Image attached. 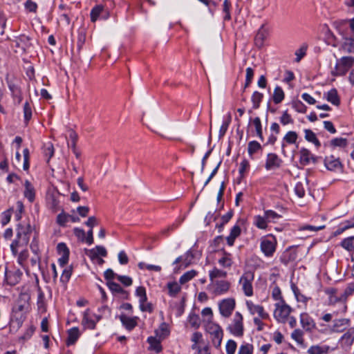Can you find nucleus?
<instances>
[{"instance_id":"64","label":"nucleus","mask_w":354,"mask_h":354,"mask_svg":"<svg viewBox=\"0 0 354 354\" xmlns=\"http://www.w3.org/2000/svg\"><path fill=\"white\" fill-rule=\"evenodd\" d=\"M250 167V163L249 161L246 159H244L242 160V162L240 163V167H239V173L243 175L245 171L248 170Z\"/></svg>"},{"instance_id":"9","label":"nucleus","mask_w":354,"mask_h":354,"mask_svg":"<svg viewBox=\"0 0 354 354\" xmlns=\"http://www.w3.org/2000/svg\"><path fill=\"white\" fill-rule=\"evenodd\" d=\"M212 284L214 287L213 293L215 295H220L227 292L230 287V283L223 280L214 281Z\"/></svg>"},{"instance_id":"37","label":"nucleus","mask_w":354,"mask_h":354,"mask_svg":"<svg viewBox=\"0 0 354 354\" xmlns=\"http://www.w3.org/2000/svg\"><path fill=\"white\" fill-rule=\"evenodd\" d=\"M342 48L347 53H354V39L351 37L345 38Z\"/></svg>"},{"instance_id":"54","label":"nucleus","mask_w":354,"mask_h":354,"mask_svg":"<svg viewBox=\"0 0 354 354\" xmlns=\"http://www.w3.org/2000/svg\"><path fill=\"white\" fill-rule=\"evenodd\" d=\"M24 155V162H23V169L25 171H27L29 169V150L28 148H26L23 150Z\"/></svg>"},{"instance_id":"28","label":"nucleus","mask_w":354,"mask_h":354,"mask_svg":"<svg viewBox=\"0 0 354 354\" xmlns=\"http://www.w3.org/2000/svg\"><path fill=\"white\" fill-rule=\"evenodd\" d=\"M284 97H285V94H284V92H283V89L281 88V87H280L279 86H277L274 88V92H273V95H272L273 102L275 104H279L283 100Z\"/></svg>"},{"instance_id":"42","label":"nucleus","mask_w":354,"mask_h":354,"mask_svg":"<svg viewBox=\"0 0 354 354\" xmlns=\"http://www.w3.org/2000/svg\"><path fill=\"white\" fill-rule=\"evenodd\" d=\"M252 123L255 127L257 136L262 140H263V132L261 120L259 117L255 118Z\"/></svg>"},{"instance_id":"58","label":"nucleus","mask_w":354,"mask_h":354,"mask_svg":"<svg viewBox=\"0 0 354 354\" xmlns=\"http://www.w3.org/2000/svg\"><path fill=\"white\" fill-rule=\"evenodd\" d=\"M71 274H72L71 269H66V268L64 269L62 272V276L60 278V281L63 283H66L68 281V280L70 279Z\"/></svg>"},{"instance_id":"4","label":"nucleus","mask_w":354,"mask_h":354,"mask_svg":"<svg viewBox=\"0 0 354 354\" xmlns=\"http://www.w3.org/2000/svg\"><path fill=\"white\" fill-rule=\"evenodd\" d=\"M254 279V274L251 272H245L240 278L239 283L242 285L243 290L246 296L250 297L253 295L252 281Z\"/></svg>"},{"instance_id":"36","label":"nucleus","mask_w":354,"mask_h":354,"mask_svg":"<svg viewBox=\"0 0 354 354\" xmlns=\"http://www.w3.org/2000/svg\"><path fill=\"white\" fill-rule=\"evenodd\" d=\"M197 274V272L194 270H192L186 272L185 274H183L180 279L179 282L180 284H185V283L190 281L192 279H193Z\"/></svg>"},{"instance_id":"18","label":"nucleus","mask_w":354,"mask_h":354,"mask_svg":"<svg viewBox=\"0 0 354 354\" xmlns=\"http://www.w3.org/2000/svg\"><path fill=\"white\" fill-rule=\"evenodd\" d=\"M247 306L252 315L257 313L262 319H267L268 317V313H265L262 306L254 305L252 302H247Z\"/></svg>"},{"instance_id":"46","label":"nucleus","mask_w":354,"mask_h":354,"mask_svg":"<svg viewBox=\"0 0 354 354\" xmlns=\"http://www.w3.org/2000/svg\"><path fill=\"white\" fill-rule=\"evenodd\" d=\"M307 45L303 44L298 50L295 52L296 62H299L306 55L307 50Z\"/></svg>"},{"instance_id":"41","label":"nucleus","mask_w":354,"mask_h":354,"mask_svg":"<svg viewBox=\"0 0 354 354\" xmlns=\"http://www.w3.org/2000/svg\"><path fill=\"white\" fill-rule=\"evenodd\" d=\"M188 322L192 327L198 328L201 325V319L198 315L191 313L189 316Z\"/></svg>"},{"instance_id":"16","label":"nucleus","mask_w":354,"mask_h":354,"mask_svg":"<svg viewBox=\"0 0 354 354\" xmlns=\"http://www.w3.org/2000/svg\"><path fill=\"white\" fill-rule=\"evenodd\" d=\"M324 165L330 171L338 169L342 166L339 158H337L333 156L326 157L324 160Z\"/></svg>"},{"instance_id":"8","label":"nucleus","mask_w":354,"mask_h":354,"mask_svg":"<svg viewBox=\"0 0 354 354\" xmlns=\"http://www.w3.org/2000/svg\"><path fill=\"white\" fill-rule=\"evenodd\" d=\"M281 162V160L277 154L270 153L266 160L265 168L267 170H274L280 167Z\"/></svg>"},{"instance_id":"1","label":"nucleus","mask_w":354,"mask_h":354,"mask_svg":"<svg viewBox=\"0 0 354 354\" xmlns=\"http://www.w3.org/2000/svg\"><path fill=\"white\" fill-rule=\"evenodd\" d=\"M353 65V57H342L337 60L333 74L335 75H344Z\"/></svg>"},{"instance_id":"45","label":"nucleus","mask_w":354,"mask_h":354,"mask_svg":"<svg viewBox=\"0 0 354 354\" xmlns=\"http://www.w3.org/2000/svg\"><path fill=\"white\" fill-rule=\"evenodd\" d=\"M148 343L157 353L161 351V346L160 342L154 337H149L147 339Z\"/></svg>"},{"instance_id":"32","label":"nucleus","mask_w":354,"mask_h":354,"mask_svg":"<svg viewBox=\"0 0 354 354\" xmlns=\"http://www.w3.org/2000/svg\"><path fill=\"white\" fill-rule=\"evenodd\" d=\"M167 288L169 290V295L171 297H176L181 290L180 286L176 281L168 283Z\"/></svg>"},{"instance_id":"26","label":"nucleus","mask_w":354,"mask_h":354,"mask_svg":"<svg viewBox=\"0 0 354 354\" xmlns=\"http://www.w3.org/2000/svg\"><path fill=\"white\" fill-rule=\"evenodd\" d=\"M107 286L113 293L125 294V297H124V299H128V292L124 290L118 283L113 281H107Z\"/></svg>"},{"instance_id":"20","label":"nucleus","mask_w":354,"mask_h":354,"mask_svg":"<svg viewBox=\"0 0 354 354\" xmlns=\"http://www.w3.org/2000/svg\"><path fill=\"white\" fill-rule=\"evenodd\" d=\"M137 317H129L125 315H121L120 319L125 328L128 330H132L137 325Z\"/></svg>"},{"instance_id":"52","label":"nucleus","mask_w":354,"mask_h":354,"mask_svg":"<svg viewBox=\"0 0 354 354\" xmlns=\"http://www.w3.org/2000/svg\"><path fill=\"white\" fill-rule=\"evenodd\" d=\"M24 7L26 10L30 12H36L37 9V3L32 0H27L24 3Z\"/></svg>"},{"instance_id":"29","label":"nucleus","mask_w":354,"mask_h":354,"mask_svg":"<svg viewBox=\"0 0 354 354\" xmlns=\"http://www.w3.org/2000/svg\"><path fill=\"white\" fill-rule=\"evenodd\" d=\"M305 139L313 143L317 147H319L321 145L320 142L317 140L315 133L310 129H305Z\"/></svg>"},{"instance_id":"59","label":"nucleus","mask_w":354,"mask_h":354,"mask_svg":"<svg viewBox=\"0 0 354 354\" xmlns=\"http://www.w3.org/2000/svg\"><path fill=\"white\" fill-rule=\"evenodd\" d=\"M30 295L28 292H21L19 298L17 299L18 301L20 303H23L24 304H30Z\"/></svg>"},{"instance_id":"35","label":"nucleus","mask_w":354,"mask_h":354,"mask_svg":"<svg viewBox=\"0 0 354 354\" xmlns=\"http://www.w3.org/2000/svg\"><path fill=\"white\" fill-rule=\"evenodd\" d=\"M341 246L348 251L354 250V236L343 239Z\"/></svg>"},{"instance_id":"2","label":"nucleus","mask_w":354,"mask_h":354,"mask_svg":"<svg viewBox=\"0 0 354 354\" xmlns=\"http://www.w3.org/2000/svg\"><path fill=\"white\" fill-rule=\"evenodd\" d=\"M30 229V226L28 225L27 232H17V239L10 245L11 251L15 256L17 254L19 248H24L28 245L29 242L28 231Z\"/></svg>"},{"instance_id":"56","label":"nucleus","mask_w":354,"mask_h":354,"mask_svg":"<svg viewBox=\"0 0 354 354\" xmlns=\"http://www.w3.org/2000/svg\"><path fill=\"white\" fill-rule=\"evenodd\" d=\"M24 118L28 121L32 117V110L30 104L26 102L24 105Z\"/></svg>"},{"instance_id":"51","label":"nucleus","mask_w":354,"mask_h":354,"mask_svg":"<svg viewBox=\"0 0 354 354\" xmlns=\"http://www.w3.org/2000/svg\"><path fill=\"white\" fill-rule=\"evenodd\" d=\"M253 346L250 344H246L241 346L239 354H252Z\"/></svg>"},{"instance_id":"6","label":"nucleus","mask_w":354,"mask_h":354,"mask_svg":"<svg viewBox=\"0 0 354 354\" xmlns=\"http://www.w3.org/2000/svg\"><path fill=\"white\" fill-rule=\"evenodd\" d=\"M230 331L236 336L241 337L243 334V317L236 312L234 318V324L228 327Z\"/></svg>"},{"instance_id":"13","label":"nucleus","mask_w":354,"mask_h":354,"mask_svg":"<svg viewBox=\"0 0 354 354\" xmlns=\"http://www.w3.org/2000/svg\"><path fill=\"white\" fill-rule=\"evenodd\" d=\"M261 249L267 257H272L276 249V245L273 241L264 239L261 243Z\"/></svg>"},{"instance_id":"47","label":"nucleus","mask_w":354,"mask_h":354,"mask_svg":"<svg viewBox=\"0 0 354 354\" xmlns=\"http://www.w3.org/2000/svg\"><path fill=\"white\" fill-rule=\"evenodd\" d=\"M330 144L334 147H345L347 146L348 142L346 138H336L331 140Z\"/></svg>"},{"instance_id":"31","label":"nucleus","mask_w":354,"mask_h":354,"mask_svg":"<svg viewBox=\"0 0 354 354\" xmlns=\"http://www.w3.org/2000/svg\"><path fill=\"white\" fill-rule=\"evenodd\" d=\"M24 196L28 199H34L35 196V191L33 185L28 181L26 180L24 183Z\"/></svg>"},{"instance_id":"55","label":"nucleus","mask_w":354,"mask_h":354,"mask_svg":"<svg viewBox=\"0 0 354 354\" xmlns=\"http://www.w3.org/2000/svg\"><path fill=\"white\" fill-rule=\"evenodd\" d=\"M280 122L283 125H287L288 124H292L293 120L290 115L288 114L287 111H285L280 118Z\"/></svg>"},{"instance_id":"11","label":"nucleus","mask_w":354,"mask_h":354,"mask_svg":"<svg viewBox=\"0 0 354 354\" xmlns=\"http://www.w3.org/2000/svg\"><path fill=\"white\" fill-rule=\"evenodd\" d=\"M210 331L211 335H212V343L216 347L220 346L223 338V330L218 325H214L211 327Z\"/></svg>"},{"instance_id":"49","label":"nucleus","mask_w":354,"mask_h":354,"mask_svg":"<svg viewBox=\"0 0 354 354\" xmlns=\"http://www.w3.org/2000/svg\"><path fill=\"white\" fill-rule=\"evenodd\" d=\"M268 220L264 216H257L255 217V224L259 229H266L267 227Z\"/></svg>"},{"instance_id":"34","label":"nucleus","mask_w":354,"mask_h":354,"mask_svg":"<svg viewBox=\"0 0 354 354\" xmlns=\"http://www.w3.org/2000/svg\"><path fill=\"white\" fill-rule=\"evenodd\" d=\"M261 149V145L257 141H250L248 146V152L249 156L252 158V156Z\"/></svg>"},{"instance_id":"39","label":"nucleus","mask_w":354,"mask_h":354,"mask_svg":"<svg viewBox=\"0 0 354 354\" xmlns=\"http://www.w3.org/2000/svg\"><path fill=\"white\" fill-rule=\"evenodd\" d=\"M103 10L104 7L102 5H97L93 8L90 14L91 21L95 22L98 19Z\"/></svg>"},{"instance_id":"7","label":"nucleus","mask_w":354,"mask_h":354,"mask_svg":"<svg viewBox=\"0 0 354 354\" xmlns=\"http://www.w3.org/2000/svg\"><path fill=\"white\" fill-rule=\"evenodd\" d=\"M23 273L19 269L15 270H7L5 272V278L7 283L10 286H15L17 284L21 278Z\"/></svg>"},{"instance_id":"15","label":"nucleus","mask_w":354,"mask_h":354,"mask_svg":"<svg viewBox=\"0 0 354 354\" xmlns=\"http://www.w3.org/2000/svg\"><path fill=\"white\" fill-rule=\"evenodd\" d=\"M85 253L87 256H88L92 260L94 259L98 258V256L100 255L102 257H106L107 252L105 248L100 245H97L95 248L88 250L85 249Z\"/></svg>"},{"instance_id":"43","label":"nucleus","mask_w":354,"mask_h":354,"mask_svg":"<svg viewBox=\"0 0 354 354\" xmlns=\"http://www.w3.org/2000/svg\"><path fill=\"white\" fill-rule=\"evenodd\" d=\"M70 221V215L62 212L57 216V223L60 226H65L66 224Z\"/></svg>"},{"instance_id":"33","label":"nucleus","mask_w":354,"mask_h":354,"mask_svg":"<svg viewBox=\"0 0 354 354\" xmlns=\"http://www.w3.org/2000/svg\"><path fill=\"white\" fill-rule=\"evenodd\" d=\"M227 276V272L225 271L219 270L216 268H214L209 272V279L212 283L214 282V279L215 278H225Z\"/></svg>"},{"instance_id":"10","label":"nucleus","mask_w":354,"mask_h":354,"mask_svg":"<svg viewBox=\"0 0 354 354\" xmlns=\"http://www.w3.org/2000/svg\"><path fill=\"white\" fill-rule=\"evenodd\" d=\"M299 153H300L299 162L304 166L309 165L311 162H313V163H315L317 161V158L315 157L311 153V152L307 149H305V148L301 149L300 150Z\"/></svg>"},{"instance_id":"61","label":"nucleus","mask_w":354,"mask_h":354,"mask_svg":"<svg viewBox=\"0 0 354 354\" xmlns=\"http://www.w3.org/2000/svg\"><path fill=\"white\" fill-rule=\"evenodd\" d=\"M118 280L125 286H129L132 284V279L128 276L118 275L117 276Z\"/></svg>"},{"instance_id":"40","label":"nucleus","mask_w":354,"mask_h":354,"mask_svg":"<svg viewBox=\"0 0 354 354\" xmlns=\"http://www.w3.org/2000/svg\"><path fill=\"white\" fill-rule=\"evenodd\" d=\"M70 141H68V146L71 147L72 149H76V142L77 140V133L72 129H69L68 131Z\"/></svg>"},{"instance_id":"24","label":"nucleus","mask_w":354,"mask_h":354,"mask_svg":"<svg viewBox=\"0 0 354 354\" xmlns=\"http://www.w3.org/2000/svg\"><path fill=\"white\" fill-rule=\"evenodd\" d=\"M89 314L90 310L86 309L84 313L82 324L84 327L93 330L95 328L96 322L89 317Z\"/></svg>"},{"instance_id":"30","label":"nucleus","mask_w":354,"mask_h":354,"mask_svg":"<svg viewBox=\"0 0 354 354\" xmlns=\"http://www.w3.org/2000/svg\"><path fill=\"white\" fill-rule=\"evenodd\" d=\"M326 100L334 105L339 104V98L336 89L330 90L326 94Z\"/></svg>"},{"instance_id":"19","label":"nucleus","mask_w":354,"mask_h":354,"mask_svg":"<svg viewBox=\"0 0 354 354\" xmlns=\"http://www.w3.org/2000/svg\"><path fill=\"white\" fill-rule=\"evenodd\" d=\"M340 341L342 346L350 347L354 341V328H349L347 332L343 335Z\"/></svg>"},{"instance_id":"3","label":"nucleus","mask_w":354,"mask_h":354,"mask_svg":"<svg viewBox=\"0 0 354 354\" xmlns=\"http://www.w3.org/2000/svg\"><path fill=\"white\" fill-rule=\"evenodd\" d=\"M275 306L274 318L279 322L285 323L292 311L291 308L283 300H281L280 303L276 304Z\"/></svg>"},{"instance_id":"44","label":"nucleus","mask_w":354,"mask_h":354,"mask_svg":"<svg viewBox=\"0 0 354 354\" xmlns=\"http://www.w3.org/2000/svg\"><path fill=\"white\" fill-rule=\"evenodd\" d=\"M291 337L299 344L304 345L303 332L300 329H295L291 334Z\"/></svg>"},{"instance_id":"63","label":"nucleus","mask_w":354,"mask_h":354,"mask_svg":"<svg viewBox=\"0 0 354 354\" xmlns=\"http://www.w3.org/2000/svg\"><path fill=\"white\" fill-rule=\"evenodd\" d=\"M73 231L74 234L77 236L79 241L82 242L85 241L86 233L84 230L76 227L74 229Z\"/></svg>"},{"instance_id":"50","label":"nucleus","mask_w":354,"mask_h":354,"mask_svg":"<svg viewBox=\"0 0 354 354\" xmlns=\"http://www.w3.org/2000/svg\"><path fill=\"white\" fill-rule=\"evenodd\" d=\"M231 7V3L228 0H224L223 4V11L225 14L224 17L225 20H229L230 19V9Z\"/></svg>"},{"instance_id":"27","label":"nucleus","mask_w":354,"mask_h":354,"mask_svg":"<svg viewBox=\"0 0 354 354\" xmlns=\"http://www.w3.org/2000/svg\"><path fill=\"white\" fill-rule=\"evenodd\" d=\"M80 337V332L77 327L72 328L68 330V337L67 339V345L74 344Z\"/></svg>"},{"instance_id":"48","label":"nucleus","mask_w":354,"mask_h":354,"mask_svg":"<svg viewBox=\"0 0 354 354\" xmlns=\"http://www.w3.org/2000/svg\"><path fill=\"white\" fill-rule=\"evenodd\" d=\"M229 256L230 254L225 253V256L218 260V263L221 266L230 268L232 265V261Z\"/></svg>"},{"instance_id":"14","label":"nucleus","mask_w":354,"mask_h":354,"mask_svg":"<svg viewBox=\"0 0 354 354\" xmlns=\"http://www.w3.org/2000/svg\"><path fill=\"white\" fill-rule=\"evenodd\" d=\"M26 313H24L22 311H18L17 310L12 309V316L11 318V325L13 327L19 328L25 318H26Z\"/></svg>"},{"instance_id":"17","label":"nucleus","mask_w":354,"mask_h":354,"mask_svg":"<svg viewBox=\"0 0 354 354\" xmlns=\"http://www.w3.org/2000/svg\"><path fill=\"white\" fill-rule=\"evenodd\" d=\"M350 324L349 319H339L334 321L331 330L336 333H340L344 330Z\"/></svg>"},{"instance_id":"23","label":"nucleus","mask_w":354,"mask_h":354,"mask_svg":"<svg viewBox=\"0 0 354 354\" xmlns=\"http://www.w3.org/2000/svg\"><path fill=\"white\" fill-rule=\"evenodd\" d=\"M37 292H38V296H37V305L38 310L41 313H44L46 311V303L45 301V296L44 293L41 290V288L39 286L37 287Z\"/></svg>"},{"instance_id":"5","label":"nucleus","mask_w":354,"mask_h":354,"mask_svg":"<svg viewBox=\"0 0 354 354\" xmlns=\"http://www.w3.org/2000/svg\"><path fill=\"white\" fill-rule=\"evenodd\" d=\"M222 316L229 317L235 308V300L232 298L223 299L218 304Z\"/></svg>"},{"instance_id":"53","label":"nucleus","mask_w":354,"mask_h":354,"mask_svg":"<svg viewBox=\"0 0 354 354\" xmlns=\"http://www.w3.org/2000/svg\"><path fill=\"white\" fill-rule=\"evenodd\" d=\"M236 349V343L232 339L227 341L226 344V352L227 354H234Z\"/></svg>"},{"instance_id":"21","label":"nucleus","mask_w":354,"mask_h":354,"mask_svg":"<svg viewBox=\"0 0 354 354\" xmlns=\"http://www.w3.org/2000/svg\"><path fill=\"white\" fill-rule=\"evenodd\" d=\"M335 348H333L330 349V346H312L308 350V354H327L329 351H334Z\"/></svg>"},{"instance_id":"22","label":"nucleus","mask_w":354,"mask_h":354,"mask_svg":"<svg viewBox=\"0 0 354 354\" xmlns=\"http://www.w3.org/2000/svg\"><path fill=\"white\" fill-rule=\"evenodd\" d=\"M300 322L302 327L306 330H310L315 327V323L313 320L310 317L307 313H302L300 315Z\"/></svg>"},{"instance_id":"12","label":"nucleus","mask_w":354,"mask_h":354,"mask_svg":"<svg viewBox=\"0 0 354 354\" xmlns=\"http://www.w3.org/2000/svg\"><path fill=\"white\" fill-rule=\"evenodd\" d=\"M297 133L293 131H290L287 132V133L284 136L281 144V151L284 155L286 154L285 148L286 145L295 144L297 142Z\"/></svg>"},{"instance_id":"62","label":"nucleus","mask_w":354,"mask_h":354,"mask_svg":"<svg viewBox=\"0 0 354 354\" xmlns=\"http://www.w3.org/2000/svg\"><path fill=\"white\" fill-rule=\"evenodd\" d=\"M28 257V252L26 249H23L19 254L18 256V263L23 266L24 263L26 261Z\"/></svg>"},{"instance_id":"38","label":"nucleus","mask_w":354,"mask_h":354,"mask_svg":"<svg viewBox=\"0 0 354 354\" xmlns=\"http://www.w3.org/2000/svg\"><path fill=\"white\" fill-rule=\"evenodd\" d=\"M263 97V95L259 91H254L252 95V102L253 104L254 109H258L259 107L260 103Z\"/></svg>"},{"instance_id":"25","label":"nucleus","mask_w":354,"mask_h":354,"mask_svg":"<svg viewBox=\"0 0 354 354\" xmlns=\"http://www.w3.org/2000/svg\"><path fill=\"white\" fill-rule=\"evenodd\" d=\"M268 35V31L262 26L259 28V30L255 37L256 45L258 46L259 47H261L263 45L264 41L267 38Z\"/></svg>"},{"instance_id":"60","label":"nucleus","mask_w":354,"mask_h":354,"mask_svg":"<svg viewBox=\"0 0 354 354\" xmlns=\"http://www.w3.org/2000/svg\"><path fill=\"white\" fill-rule=\"evenodd\" d=\"M13 308L17 310L18 311H22L27 313L30 309V304H24L23 303H20L19 301H17V303Z\"/></svg>"},{"instance_id":"57","label":"nucleus","mask_w":354,"mask_h":354,"mask_svg":"<svg viewBox=\"0 0 354 354\" xmlns=\"http://www.w3.org/2000/svg\"><path fill=\"white\" fill-rule=\"evenodd\" d=\"M265 217L268 221L270 222L271 221H274L275 219L279 218L281 216L272 210H267L265 212Z\"/></svg>"}]
</instances>
